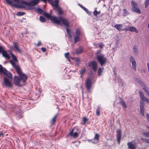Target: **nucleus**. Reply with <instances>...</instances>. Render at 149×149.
<instances>
[{
  "mask_svg": "<svg viewBox=\"0 0 149 149\" xmlns=\"http://www.w3.org/2000/svg\"><path fill=\"white\" fill-rule=\"evenodd\" d=\"M5 0L7 3L11 7L17 8H22L25 10H29L34 9V6L38 4L39 0H31V1L29 2L22 1L18 4L13 3L11 0Z\"/></svg>",
  "mask_w": 149,
  "mask_h": 149,
  "instance_id": "1",
  "label": "nucleus"
},
{
  "mask_svg": "<svg viewBox=\"0 0 149 149\" xmlns=\"http://www.w3.org/2000/svg\"><path fill=\"white\" fill-rule=\"evenodd\" d=\"M44 15L46 18L51 20L54 23L59 24L61 26L63 24L65 26H66L67 27L66 28L67 32L69 36V39L72 38V36L70 33H69V30L68 28L70 23L66 19L61 17L58 18L56 17L53 16L48 13H45Z\"/></svg>",
  "mask_w": 149,
  "mask_h": 149,
  "instance_id": "2",
  "label": "nucleus"
},
{
  "mask_svg": "<svg viewBox=\"0 0 149 149\" xmlns=\"http://www.w3.org/2000/svg\"><path fill=\"white\" fill-rule=\"evenodd\" d=\"M139 93L140 96V98L142 101H140V112L141 115L142 116H144V111L145 103L143 102H145L148 103H149V99L144 96L143 93L142 92L139 91Z\"/></svg>",
  "mask_w": 149,
  "mask_h": 149,
  "instance_id": "3",
  "label": "nucleus"
},
{
  "mask_svg": "<svg viewBox=\"0 0 149 149\" xmlns=\"http://www.w3.org/2000/svg\"><path fill=\"white\" fill-rule=\"evenodd\" d=\"M96 59L101 66L105 64L107 61V58L104 54L97 52L96 55Z\"/></svg>",
  "mask_w": 149,
  "mask_h": 149,
  "instance_id": "4",
  "label": "nucleus"
},
{
  "mask_svg": "<svg viewBox=\"0 0 149 149\" xmlns=\"http://www.w3.org/2000/svg\"><path fill=\"white\" fill-rule=\"evenodd\" d=\"M10 110L11 111L10 113L13 112L17 114V118H19L22 117L23 116V113H22V111L20 107L17 106H15V107H12L10 108Z\"/></svg>",
  "mask_w": 149,
  "mask_h": 149,
  "instance_id": "5",
  "label": "nucleus"
},
{
  "mask_svg": "<svg viewBox=\"0 0 149 149\" xmlns=\"http://www.w3.org/2000/svg\"><path fill=\"white\" fill-rule=\"evenodd\" d=\"M0 72L6 75L9 78H12V74L7 71L6 68L2 67L1 65L0 64Z\"/></svg>",
  "mask_w": 149,
  "mask_h": 149,
  "instance_id": "6",
  "label": "nucleus"
},
{
  "mask_svg": "<svg viewBox=\"0 0 149 149\" xmlns=\"http://www.w3.org/2000/svg\"><path fill=\"white\" fill-rule=\"evenodd\" d=\"M92 81L89 78H88L86 81V88L87 89L88 91L89 92H91V88L92 86Z\"/></svg>",
  "mask_w": 149,
  "mask_h": 149,
  "instance_id": "7",
  "label": "nucleus"
},
{
  "mask_svg": "<svg viewBox=\"0 0 149 149\" xmlns=\"http://www.w3.org/2000/svg\"><path fill=\"white\" fill-rule=\"evenodd\" d=\"M17 72L19 76L20 80H22L23 82H25L27 79L26 75L25 74L23 73L21 70L18 71V72Z\"/></svg>",
  "mask_w": 149,
  "mask_h": 149,
  "instance_id": "8",
  "label": "nucleus"
},
{
  "mask_svg": "<svg viewBox=\"0 0 149 149\" xmlns=\"http://www.w3.org/2000/svg\"><path fill=\"white\" fill-rule=\"evenodd\" d=\"M130 62L132 63V69L135 71L136 70V64L134 57L131 56L130 58Z\"/></svg>",
  "mask_w": 149,
  "mask_h": 149,
  "instance_id": "9",
  "label": "nucleus"
},
{
  "mask_svg": "<svg viewBox=\"0 0 149 149\" xmlns=\"http://www.w3.org/2000/svg\"><path fill=\"white\" fill-rule=\"evenodd\" d=\"M3 82L5 86L8 88H11L12 85L11 82L10 81L9 79L6 77L3 78Z\"/></svg>",
  "mask_w": 149,
  "mask_h": 149,
  "instance_id": "10",
  "label": "nucleus"
},
{
  "mask_svg": "<svg viewBox=\"0 0 149 149\" xmlns=\"http://www.w3.org/2000/svg\"><path fill=\"white\" fill-rule=\"evenodd\" d=\"M89 67L92 68L93 70L96 71L97 68V65L96 62L95 61H93L89 63L88 64Z\"/></svg>",
  "mask_w": 149,
  "mask_h": 149,
  "instance_id": "11",
  "label": "nucleus"
},
{
  "mask_svg": "<svg viewBox=\"0 0 149 149\" xmlns=\"http://www.w3.org/2000/svg\"><path fill=\"white\" fill-rule=\"evenodd\" d=\"M14 81L15 84L17 86H19L21 80L19 77L15 76L14 77Z\"/></svg>",
  "mask_w": 149,
  "mask_h": 149,
  "instance_id": "12",
  "label": "nucleus"
},
{
  "mask_svg": "<svg viewBox=\"0 0 149 149\" xmlns=\"http://www.w3.org/2000/svg\"><path fill=\"white\" fill-rule=\"evenodd\" d=\"M117 139L118 142L119 144L121 139V131L120 130H118L117 131Z\"/></svg>",
  "mask_w": 149,
  "mask_h": 149,
  "instance_id": "13",
  "label": "nucleus"
},
{
  "mask_svg": "<svg viewBox=\"0 0 149 149\" xmlns=\"http://www.w3.org/2000/svg\"><path fill=\"white\" fill-rule=\"evenodd\" d=\"M74 131V129H73L67 135L68 136H72L74 138L77 137L78 136V134L77 132H75L73 133Z\"/></svg>",
  "mask_w": 149,
  "mask_h": 149,
  "instance_id": "14",
  "label": "nucleus"
},
{
  "mask_svg": "<svg viewBox=\"0 0 149 149\" xmlns=\"http://www.w3.org/2000/svg\"><path fill=\"white\" fill-rule=\"evenodd\" d=\"M13 45L15 50L19 53H21V50L20 49L18 44L17 42H13Z\"/></svg>",
  "mask_w": 149,
  "mask_h": 149,
  "instance_id": "15",
  "label": "nucleus"
},
{
  "mask_svg": "<svg viewBox=\"0 0 149 149\" xmlns=\"http://www.w3.org/2000/svg\"><path fill=\"white\" fill-rule=\"evenodd\" d=\"M10 62L12 64L13 67L16 70L17 72H18V71H19L20 70V69L19 67L17 65H16L15 63L13 61H10Z\"/></svg>",
  "mask_w": 149,
  "mask_h": 149,
  "instance_id": "16",
  "label": "nucleus"
},
{
  "mask_svg": "<svg viewBox=\"0 0 149 149\" xmlns=\"http://www.w3.org/2000/svg\"><path fill=\"white\" fill-rule=\"evenodd\" d=\"M114 26L118 30L120 31L124 30L123 28V26L122 24H115L114 25Z\"/></svg>",
  "mask_w": 149,
  "mask_h": 149,
  "instance_id": "17",
  "label": "nucleus"
},
{
  "mask_svg": "<svg viewBox=\"0 0 149 149\" xmlns=\"http://www.w3.org/2000/svg\"><path fill=\"white\" fill-rule=\"evenodd\" d=\"M128 148L130 149H135L136 148V145L135 143L133 144L131 142H129L127 143Z\"/></svg>",
  "mask_w": 149,
  "mask_h": 149,
  "instance_id": "18",
  "label": "nucleus"
},
{
  "mask_svg": "<svg viewBox=\"0 0 149 149\" xmlns=\"http://www.w3.org/2000/svg\"><path fill=\"white\" fill-rule=\"evenodd\" d=\"M2 53V56L4 57L9 59L10 58V56L9 54L7 53V52L6 51H4V49L1 52Z\"/></svg>",
  "mask_w": 149,
  "mask_h": 149,
  "instance_id": "19",
  "label": "nucleus"
},
{
  "mask_svg": "<svg viewBox=\"0 0 149 149\" xmlns=\"http://www.w3.org/2000/svg\"><path fill=\"white\" fill-rule=\"evenodd\" d=\"M99 137L100 135L98 134H96L94 139V141H92V142L95 143H97L98 141Z\"/></svg>",
  "mask_w": 149,
  "mask_h": 149,
  "instance_id": "20",
  "label": "nucleus"
},
{
  "mask_svg": "<svg viewBox=\"0 0 149 149\" xmlns=\"http://www.w3.org/2000/svg\"><path fill=\"white\" fill-rule=\"evenodd\" d=\"M131 3L132 6V10L133 11L137 8L136 7L137 4L134 1H132Z\"/></svg>",
  "mask_w": 149,
  "mask_h": 149,
  "instance_id": "21",
  "label": "nucleus"
},
{
  "mask_svg": "<svg viewBox=\"0 0 149 149\" xmlns=\"http://www.w3.org/2000/svg\"><path fill=\"white\" fill-rule=\"evenodd\" d=\"M58 3H59V0L58 1V7H56L53 4V6H52L55 9H57L58 10V14L59 15H61L62 14L63 12L61 10L58 6Z\"/></svg>",
  "mask_w": 149,
  "mask_h": 149,
  "instance_id": "22",
  "label": "nucleus"
},
{
  "mask_svg": "<svg viewBox=\"0 0 149 149\" xmlns=\"http://www.w3.org/2000/svg\"><path fill=\"white\" fill-rule=\"evenodd\" d=\"M129 30L131 32H135L136 33H138V31L133 26H131L129 28Z\"/></svg>",
  "mask_w": 149,
  "mask_h": 149,
  "instance_id": "23",
  "label": "nucleus"
},
{
  "mask_svg": "<svg viewBox=\"0 0 149 149\" xmlns=\"http://www.w3.org/2000/svg\"><path fill=\"white\" fill-rule=\"evenodd\" d=\"M115 80L118 81L119 84H120L121 85H123V81L122 79L119 77H115Z\"/></svg>",
  "mask_w": 149,
  "mask_h": 149,
  "instance_id": "24",
  "label": "nucleus"
},
{
  "mask_svg": "<svg viewBox=\"0 0 149 149\" xmlns=\"http://www.w3.org/2000/svg\"><path fill=\"white\" fill-rule=\"evenodd\" d=\"M83 51V49L81 47H80L76 50V54H80Z\"/></svg>",
  "mask_w": 149,
  "mask_h": 149,
  "instance_id": "25",
  "label": "nucleus"
},
{
  "mask_svg": "<svg viewBox=\"0 0 149 149\" xmlns=\"http://www.w3.org/2000/svg\"><path fill=\"white\" fill-rule=\"evenodd\" d=\"M133 52L135 54H137L138 52V47L134 45L133 47Z\"/></svg>",
  "mask_w": 149,
  "mask_h": 149,
  "instance_id": "26",
  "label": "nucleus"
},
{
  "mask_svg": "<svg viewBox=\"0 0 149 149\" xmlns=\"http://www.w3.org/2000/svg\"><path fill=\"white\" fill-rule=\"evenodd\" d=\"M83 10L89 15H91L92 12L91 11H90L87 9L85 7H83Z\"/></svg>",
  "mask_w": 149,
  "mask_h": 149,
  "instance_id": "27",
  "label": "nucleus"
},
{
  "mask_svg": "<svg viewBox=\"0 0 149 149\" xmlns=\"http://www.w3.org/2000/svg\"><path fill=\"white\" fill-rule=\"evenodd\" d=\"M37 11L39 13H40V14H44V16L45 17V15H44V14L45 13H44V11L43 10H42V9H41V8H38L37 10Z\"/></svg>",
  "mask_w": 149,
  "mask_h": 149,
  "instance_id": "28",
  "label": "nucleus"
},
{
  "mask_svg": "<svg viewBox=\"0 0 149 149\" xmlns=\"http://www.w3.org/2000/svg\"><path fill=\"white\" fill-rule=\"evenodd\" d=\"M74 43H76L79 41V36H75L74 38Z\"/></svg>",
  "mask_w": 149,
  "mask_h": 149,
  "instance_id": "29",
  "label": "nucleus"
},
{
  "mask_svg": "<svg viewBox=\"0 0 149 149\" xmlns=\"http://www.w3.org/2000/svg\"><path fill=\"white\" fill-rule=\"evenodd\" d=\"M26 14L25 12H18L17 13V15L18 16H22Z\"/></svg>",
  "mask_w": 149,
  "mask_h": 149,
  "instance_id": "30",
  "label": "nucleus"
},
{
  "mask_svg": "<svg viewBox=\"0 0 149 149\" xmlns=\"http://www.w3.org/2000/svg\"><path fill=\"white\" fill-rule=\"evenodd\" d=\"M100 106H98L97 109L96 110V115L98 116H99L100 115Z\"/></svg>",
  "mask_w": 149,
  "mask_h": 149,
  "instance_id": "31",
  "label": "nucleus"
},
{
  "mask_svg": "<svg viewBox=\"0 0 149 149\" xmlns=\"http://www.w3.org/2000/svg\"><path fill=\"white\" fill-rule=\"evenodd\" d=\"M128 13L125 9H123V15L124 16H126L128 14Z\"/></svg>",
  "mask_w": 149,
  "mask_h": 149,
  "instance_id": "32",
  "label": "nucleus"
},
{
  "mask_svg": "<svg viewBox=\"0 0 149 149\" xmlns=\"http://www.w3.org/2000/svg\"><path fill=\"white\" fill-rule=\"evenodd\" d=\"M86 72V69L85 68H83L80 70L79 72L81 74L80 77L82 78V76L83 74Z\"/></svg>",
  "mask_w": 149,
  "mask_h": 149,
  "instance_id": "33",
  "label": "nucleus"
},
{
  "mask_svg": "<svg viewBox=\"0 0 149 149\" xmlns=\"http://www.w3.org/2000/svg\"><path fill=\"white\" fill-rule=\"evenodd\" d=\"M93 15L95 16H97V15L100 13V11L97 12L96 10H95L93 12Z\"/></svg>",
  "mask_w": 149,
  "mask_h": 149,
  "instance_id": "34",
  "label": "nucleus"
},
{
  "mask_svg": "<svg viewBox=\"0 0 149 149\" xmlns=\"http://www.w3.org/2000/svg\"><path fill=\"white\" fill-rule=\"evenodd\" d=\"M103 70V68H100L98 70V75L99 76H100L101 75V74Z\"/></svg>",
  "mask_w": 149,
  "mask_h": 149,
  "instance_id": "35",
  "label": "nucleus"
},
{
  "mask_svg": "<svg viewBox=\"0 0 149 149\" xmlns=\"http://www.w3.org/2000/svg\"><path fill=\"white\" fill-rule=\"evenodd\" d=\"M11 55L12 56V57L13 59V61L15 62H17V59L15 56V55L14 54H11Z\"/></svg>",
  "mask_w": 149,
  "mask_h": 149,
  "instance_id": "36",
  "label": "nucleus"
},
{
  "mask_svg": "<svg viewBox=\"0 0 149 149\" xmlns=\"http://www.w3.org/2000/svg\"><path fill=\"white\" fill-rule=\"evenodd\" d=\"M141 139L143 142L149 144V139L146 138H141Z\"/></svg>",
  "mask_w": 149,
  "mask_h": 149,
  "instance_id": "37",
  "label": "nucleus"
},
{
  "mask_svg": "<svg viewBox=\"0 0 149 149\" xmlns=\"http://www.w3.org/2000/svg\"><path fill=\"white\" fill-rule=\"evenodd\" d=\"M76 34L75 36H79L80 35V31L79 29H77L75 33Z\"/></svg>",
  "mask_w": 149,
  "mask_h": 149,
  "instance_id": "38",
  "label": "nucleus"
},
{
  "mask_svg": "<svg viewBox=\"0 0 149 149\" xmlns=\"http://www.w3.org/2000/svg\"><path fill=\"white\" fill-rule=\"evenodd\" d=\"M39 20L42 22H44L45 21V19L44 17L42 16H40V17Z\"/></svg>",
  "mask_w": 149,
  "mask_h": 149,
  "instance_id": "39",
  "label": "nucleus"
},
{
  "mask_svg": "<svg viewBox=\"0 0 149 149\" xmlns=\"http://www.w3.org/2000/svg\"><path fill=\"white\" fill-rule=\"evenodd\" d=\"M145 8H147L149 4V0H146L145 2Z\"/></svg>",
  "mask_w": 149,
  "mask_h": 149,
  "instance_id": "40",
  "label": "nucleus"
},
{
  "mask_svg": "<svg viewBox=\"0 0 149 149\" xmlns=\"http://www.w3.org/2000/svg\"><path fill=\"white\" fill-rule=\"evenodd\" d=\"M138 83L142 86H145V85L143 82L141 80H140L138 81Z\"/></svg>",
  "mask_w": 149,
  "mask_h": 149,
  "instance_id": "41",
  "label": "nucleus"
},
{
  "mask_svg": "<svg viewBox=\"0 0 149 149\" xmlns=\"http://www.w3.org/2000/svg\"><path fill=\"white\" fill-rule=\"evenodd\" d=\"M133 12H136L139 14H140L141 13L140 10L138 8H137L136 10H134Z\"/></svg>",
  "mask_w": 149,
  "mask_h": 149,
  "instance_id": "42",
  "label": "nucleus"
},
{
  "mask_svg": "<svg viewBox=\"0 0 149 149\" xmlns=\"http://www.w3.org/2000/svg\"><path fill=\"white\" fill-rule=\"evenodd\" d=\"M121 104L123 105V106L125 108H126L127 107V106L126 105L125 102L123 101H122L121 102Z\"/></svg>",
  "mask_w": 149,
  "mask_h": 149,
  "instance_id": "43",
  "label": "nucleus"
},
{
  "mask_svg": "<svg viewBox=\"0 0 149 149\" xmlns=\"http://www.w3.org/2000/svg\"><path fill=\"white\" fill-rule=\"evenodd\" d=\"M83 124H85L88 120L87 118L86 117H84L83 118Z\"/></svg>",
  "mask_w": 149,
  "mask_h": 149,
  "instance_id": "44",
  "label": "nucleus"
},
{
  "mask_svg": "<svg viewBox=\"0 0 149 149\" xmlns=\"http://www.w3.org/2000/svg\"><path fill=\"white\" fill-rule=\"evenodd\" d=\"M143 133L145 136L149 137V132H143Z\"/></svg>",
  "mask_w": 149,
  "mask_h": 149,
  "instance_id": "45",
  "label": "nucleus"
},
{
  "mask_svg": "<svg viewBox=\"0 0 149 149\" xmlns=\"http://www.w3.org/2000/svg\"><path fill=\"white\" fill-rule=\"evenodd\" d=\"M57 116V115H56L52 118V125L53 124V123H54L55 122V119H56V118Z\"/></svg>",
  "mask_w": 149,
  "mask_h": 149,
  "instance_id": "46",
  "label": "nucleus"
},
{
  "mask_svg": "<svg viewBox=\"0 0 149 149\" xmlns=\"http://www.w3.org/2000/svg\"><path fill=\"white\" fill-rule=\"evenodd\" d=\"M104 45L102 43H99L98 47H99L100 48L102 49L103 48Z\"/></svg>",
  "mask_w": 149,
  "mask_h": 149,
  "instance_id": "47",
  "label": "nucleus"
},
{
  "mask_svg": "<svg viewBox=\"0 0 149 149\" xmlns=\"http://www.w3.org/2000/svg\"><path fill=\"white\" fill-rule=\"evenodd\" d=\"M69 55V52H67V53H65V56L67 58H68V55ZM68 60L69 61H70V60L69 59V58H68Z\"/></svg>",
  "mask_w": 149,
  "mask_h": 149,
  "instance_id": "48",
  "label": "nucleus"
},
{
  "mask_svg": "<svg viewBox=\"0 0 149 149\" xmlns=\"http://www.w3.org/2000/svg\"><path fill=\"white\" fill-rule=\"evenodd\" d=\"M143 89L146 94L149 91H148V90L145 87H143Z\"/></svg>",
  "mask_w": 149,
  "mask_h": 149,
  "instance_id": "49",
  "label": "nucleus"
},
{
  "mask_svg": "<svg viewBox=\"0 0 149 149\" xmlns=\"http://www.w3.org/2000/svg\"><path fill=\"white\" fill-rule=\"evenodd\" d=\"M41 50L43 52H45L46 51V49L45 48L42 47L41 48Z\"/></svg>",
  "mask_w": 149,
  "mask_h": 149,
  "instance_id": "50",
  "label": "nucleus"
},
{
  "mask_svg": "<svg viewBox=\"0 0 149 149\" xmlns=\"http://www.w3.org/2000/svg\"><path fill=\"white\" fill-rule=\"evenodd\" d=\"M99 43H93V45L96 46V47H98Z\"/></svg>",
  "mask_w": 149,
  "mask_h": 149,
  "instance_id": "51",
  "label": "nucleus"
},
{
  "mask_svg": "<svg viewBox=\"0 0 149 149\" xmlns=\"http://www.w3.org/2000/svg\"><path fill=\"white\" fill-rule=\"evenodd\" d=\"M3 49L2 47L0 46V53H1L3 50Z\"/></svg>",
  "mask_w": 149,
  "mask_h": 149,
  "instance_id": "52",
  "label": "nucleus"
},
{
  "mask_svg": "<svg viewBox=\"0 0 149 149\" xmlns=\"http://www.w3.org/2000/svg\"><path fill=\"white\" fill-rule=\"evenodd\" d=\"M41 44V42L40 41H39L38 42V43L36 45V46L37 47H38L39 46V45Z\"/></svg>",
  "mask_w": 149,
  "mask_h": 149,
  "instance_id": "53",
  "label": "nucleus"
},
{
  "mask_svg": "<svg viewBox=\"0 0 149 149\" xmlns=\"http://www.w3.org/2000/svg\"><path fill=\"white\" fill-rule=\"evenodd\" d=\"M146 118L147 120L149 121V115L148 113L146 114Z\"/></svg>",
  "mask_w": 149,
  "mask_h": 149,
  "instance_id": "54",
  "label": "nucleus"
},
{
  "mask_svg": "<svg viewBox=\"0 0 149 149\" xmlns=\"http://www.w3.org/2000/svg\"><path fill=\"white\" fill-rule=\"evenodd\" d=\"M76 61L77 63V64L78 65V63L79 61V58H77L76 60Z\"/></svg>",
  "mask_w": 149,
  "mask_h": 149,
  "instance_id": "55",
  "label": "nucleus"
},
{
  "mask_svg": "<svg viewBox=\"0 0 149 149\" xmlns=\"http://www.w3.org/2000/svg\"><path fill=\"white\" fill-rule=\"evenodd\" d=\"M147 67H148V71L149 72V63H147Z\"/></svg>",
  "mask_w": 149,
  "mask_h": 149,
  "instance_id": "56",
  "label": "nucleus"
},
{
  "mask_svg": "<svg viewBox=\"0 0 149 149\" xmlns=\"http://www.w3.org/2000/svg\"><path fill=\"white\" fill-rule=\"evenodd\" d=\"M72 38L71 39H69H69L68 40L70 42H71L72 41Z\"/></svg>",
  "mask_w": 149,
  "mask_h": 149,
  "instance_id": "57",
  "label": "nucleus"
},
{
  "mask_svg": "<svg viewBox=\"0 0 149 149\" xmlns=\"http://www.w3.org/2000/svg\"><path fill=\"white\" fill-rule=\"evenodd\" d=\"M79 6L82 9H83V7H84L83 6H82L81 5L79 4Z\"/></svg>",
  "mask_w": 149,
  "mask_h": 149,
  "instance_id": "58",
  "label": "nucleus"
},
{
  "mask_svg": "<svg viewBox=\"0 0 149 149\" xmlns=\"http://www.w3.org/2000/svg\"><path fill=\"white\" fill-rule=\"evenodd\" d=\"M13 1L16 2H19V0H13Z\"/></svg>",
  "mask_w": 149,
  "mask_h": 149,
  "instance_id": "59",
  "label": "nucleus"
},
{
  "mask_svg": "<svg viewBox=\"0 0 149 149\" xmlns=\"http://www.w3.org/2000/svg\"><path fill=\"white\" fill-rule=\"evenodd\" d=\"M147 94L149 96V91L147 93Z\"/></svg>",
  "mask_w": 149,
  "mask_h": 149,
  "instance_id": "60",
  "label": "nucleus"
},
{
  "mask_svg": "<svg viewBox=\"0 0 149 149\" xmlns=\"http://www.w3.org/2000/svg\"><path fill=\"white\" fill-rule=\"evenodd\" d=\"M148 28H149V24L148 23Z\"/></svg>",
  "mask_w": 149,
  "mask_h": 149,
  "instance_id": "61",
  "label": "nucleus"
}]
</instances>
